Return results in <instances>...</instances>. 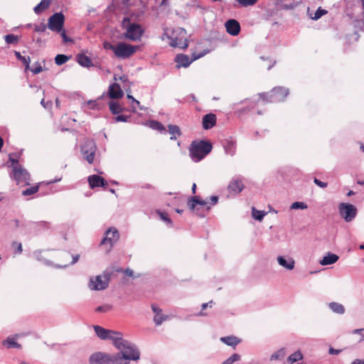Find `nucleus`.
<instances>
[{
	"mask_svg": "<svg viewBox=\"0 0 364 364\" xmlns=\"http://www.w3.org/2000/svg\"><path fill=\"white\" fill-rule=\"evenodd\" d=\"M114 346L119 350L115 353L119 364H129L130 360L137 361L140 358V351L137 346L124 339L122 333Z\"/></svg>",
	"mask_w": 364,
	"mask_h": 364,
	"instance_id": "f257e3e1",
	"label": "nucleus"
},
{
	"mask_svg": "<svg viewBox=\"0 0 364 364\" xmlns=\"http://www.w3.org/2000/svg\"><path fill=\"white\" fill-rule=\"evenodd\" d=\"M186 31L183 28H176L173 29L166 28L164 33L161 36V40L166 38L170 40V46L174 48L186 49L188 46Z\"/></svg>",
	"mask_w": 364,
	"mask_h": 364,
	"instance_id": "f03ea898",
	"label": "nucleus"
},
{
	"mask_svg": "<svg viewBox=\"0 0 364 364\" xmlns=\"http://www.w3.org/2000/svg\"><path fill=\"white\" fill-rule=\"evenodd\" d=\"M212 150V144L203 140L193 141L190 147V156L193 161L198 162Z\"/></svg>",
	"mask_w": 364,
	"mask_h": 364,
	"instance_id": "7ed1b4c3",
	"label": "nucleus"
},
{
	"mask_svg": "<svg viewBox=\"0 0 364 364\" xmlns=\"http://www.w3.org/2000/svg\"><path fill=\"white\" fill-rule=\"evenodd\" d=\"M10 160L12 167L11 177L19 185H29L31 176L28 171L19 164L17 160L12 159H10Z\"/></svg>",
	"mask_w": 364,
	"mask_h": 364,
	"instance_id": "20e7f679",
	"label": "nucleus"
},
{
	"mask_svg": "<svg viewBox=\"0 0 364 364\" xmlns=\"http://www.w3.org/2000/svg\"><path fill=\"white\" fill-rule=\"evenodd\" d=\"M289 90L284 87H274L270 92L259 94V98L267 102H279L289 95Z\"/></svg>",
	"mask_w": 364,
	"mask_h": 364,
	"instance_id": "39448f33",
	"label": "nucleus"
},
{
	"mask_svg": "<svg viewBox=\"0 0 364 364\" xmlns=\"http://www.w3.org/2000/svg\"><path fill=\"white\" fill-rule=\"evenodd\" d=\"M89 362L90 364H119L116 354L110 355L101 352L92 354Z\"/></svg>",
	"mask_w": 364,
	"mask_h": 364,
	"instance_id": "423d86ee",
	"label": "nucleus"
},
{
	"mask_svg": "<svg viewBox=\"0 0 364 364\" xmlns=\"http://www.w3.org/2000/svg\"><path fill=\"white\" fill-rule=\"evenodd\" d=\"M115 48V56L118 58L126 59L132 56L136 51L138 46L129 45L124 42H120L116 45Z\"/></svg>",
	"mask_w": 364,
	"mask_h": 364,
	"instance_id": "0eeeda50",
	"label": "nucleus"
},
{
	"mask_svg": "<svg viewBox=\"0 0 364 364\" xmlns=\"http://www.w3.org/2000/svg\"><path fill=\"white\" fill-rule=\"evenodd\" d=\"M96 149L95 141L89 138L85 141L81 146V153L84 159L90 164L94 161Z\"/></svg>",
	"mask_w": 364,
	"mask_h": 364,
	"instance_id": "6e6552de",
	"label": "nucleus"
},
{
	"mask_svg": "<svg viewBox=\"0 0 364 364\" xmlns=\"http://www.w3.org/2000/svg\"><path fill=\"white\" fill-rule=\"evenodd\" d=\"M209 53L208 50H203V52L200 53H193L192 54V58H190L187 55L184 54H178L176 56L175 61L177 63V68H187L190 65V64L193 62L194 60H196L202 57H203L205 55Z\"/></svg>",
	"mask_w": 364,
	"mask_h": 364,
	"instance_id": "1a4fd4ad",
	"label": "nucleus"
},
{
	"mask_svg": "<svg viewBox=\"0 0 364 364\" xmlns=\"http://www.w3.org/2000/svg\"><path fill=\"white\" fill-rule=\"evenodd\" d=\"M109 275L102 274L90 277L88 287L91 290L100 291L105 289L109 284Z\"/></svg>",
	"mask_w": 364,
	"mask_h": 364,
	"instance_id": "9d476101",
	"label": "nucleus"
},
{
	"mask_svg": "<svg viewBox=\"0 0 364 364\" xmlns=\"http://www.w3.org/2000/svg\"><path fill=\"white\" fill-rule=\"evenodd\" d=\"M94 330L97 336L102 340H111L114 346L116 341L118 340L119 336H122V333L104 328L100 326H94Z\"/></svg>",
	"mask_w": 364,
	"mask_h": 364,
	"instance_id": "9b49d317",
	"label": "nucleus"
},
{
	"mask_svg": "<svg viewBox=\"0 0 364 364\" xmlns=\"http://www.w3.org/2000/svg\"><path fill=\"white\" fill-rule=\"evenodd\" d=\"M65 16L61 12L55 13L48 20V28L54 32L59 33L63 28Z\"/></svg>",
	"mask_w": 364,
	"mask_h": 364,
	"instance_id": "f8f14e48",
	"label": "nucleus"
},
{
	"mask_svg": "<svg viewBox=\"0 0 364 364\" xmlns=\"http://www.w3.org/2000/svg\"><path fill=\"white\" fill-rule=\"evenodd\" d=\"M338 209L341 216L348 223L352 221L357 215V209L352 204L342 203Z\"/></svg>",
	"mask_w": 364,
	"mask_h": 364,
	"instance_id": "ddd939ff",
	"label": "nucleus"
},
{
	"mask_svg": "<svg viewBox=\"0 0 364 364\" xmlns=\"http://www.w3.org/2000/svg\"><path fill=\"white\" fill-rule=\"evenodd\" d=\"M143 33L144 30L140 25L134 23H131L127 28L124 38L132 41H136L140 40Z\"/></svg>",
	"mask_w": 364,
	"mask_h": 364,
	"instance_id": "4468645a",
	"label": "nucleus"
},
{
	"mask_svg": "<svg viewBox=\"0 0 364 364\" xmlns=\"http://www.w3.org/2000/svg\"><path fill=\"white\" fill-rule=\"evenodd\" d=\"M119 234L117 230L114 228H111L107 230L105 237L101 241V245L109 243V249H111L113 245L119 240Z\"/></svg>",
	"mask_w": 364,
	"mask_h": 364,
	"instance_id": "2eb2a0df",
	"label": "nucleus"
},
{
	"mask_svg": "<svg viewBox=\"0 0 364 364\" xmlns=\"http://www.w3.org/2000/svg\"><path fill=\"white\" fill-rule=\"evenodd\" d=\"M225 26L226 31L233 36H237L240 31V25L235 19L228 20Z\"/></svg>",
	"mask_w": 364,
	"mask_h": 364,
	"instance_id": "dca6fc26",
	"label": "nucleus"
},
{
	"mask_svg": "<svg viewBox=\"0 0 364 364\" xmlns=\"http://www.w3.org/2000/svg\"><path fill=\"white\" fill-rule=\"evenodd\" d=\"M278 264L287 270H292L295 266V261L290 257L278 256L277 257Z\"/></svg>",
	"mask_w": 364,
	"mask_h": 364,
	"instance_id": "f3484780",
	"label": "nucleus"
},
{
	"mask_svg": "<svg viewBox=\"0 0 364 364\" xmlns=\"http://www.w3.org/2000/svg\"><path fill=\"white\" fill-rule=\"evenodd\" d=\"M151 309L155 314L154 316V321L156 326L161 325L164 321L168 319V316L163 314L161 309L155 304L151 305Z\"/></svg>",
	"mask_w": 364,
	"mask_h": 364,
	"instance_id": "a211bd4d",
	"label": "nucleus"
},
{
	"mask_svg": "<svg viewBox=\"0 0 364 364\" xmlns=\"http://www.w3.org/2000/svg\"><path fill=\"white\" fill-rule=\"evenodd\" d=\"M197 205H199L206 210H209L210 209V206L208 205V201L201 200L198 198L197 196L192 197L188 200V206L191 210H195L196 209Z\"/></svg>",
	"mask_w": 364,
	"mask_h": 364,
	"instance_id": "6ab92c4d",
	"label": "nucleus"
},
{
	"mask_svg": "<svg viewBox=\"0 0 364 364\" xmlns=\"http://www.w3.org/2000/svg\"><path fill=\"white\" fill-rule=\"evenodd\" d=\"M87 181L92 188L97 187H104L107 185V181L98 175H91L88 177Z\"/></svg>",
	"mask_w": 364,
	"mask_h": 364,
	"instance_id": "aec40b11",
	"label": "nucleus"
},
{
	"mask_svg": "<svg viewBox=\"0 0 364 364\" xmlns=\"http://www.w3.org/2000/svg\"><path fill=\"white\" fill-rule=\"evenodd\" d=\"M109 96L112 99H119L121 98L124 92L121 89L120 86L117 83L111 84L109 86Z\"/></svg>",
	"mask_w": 364,
	"mask_h": 364,
	"instance_id": "412c9836",
	"label": "nucleus"
},
{
	"mask_svg": "<svg viewBox=\"0 0 364 364\" xmlns=\"http://www.w3.org/2000/svg\"><path fill=\"white\" fill-rule=\"evenodd\" d=\"M244 188V185L240 179H233L228 186V191L233 194L240 193Z\"/></svg>",
	"mask_w": 364,
	"mask_h": 364,
	"instance_id": "4be33fe9",
	"label": "nucleus"
},
{
	"mask_svg": "<svg viewBox=\"0 0 364 364\" xmlns=\"http://www.w3.org/2000/svg\"><path fill=\"white\" fill-rule=\"evenodd\" d=\"M220 341L228 346L235 348L239 343H241V339L235 336H228L221 337Z\"/></svg>",
	"mask_w": 364,
	"mask_h": 364,
	"instance_id": "5701e85b",
	"label": "nucleus"
},
{
	"mask_svg": "<svg viewBox=\"0 0 364 364\" xmlns=\"http://www.w3.org/2000/svg\"><path fill=\"white\" fill-rule=\"evenodd\" d=\"M216 122V117L214 114H205L203 118V126L204 129L212 128Z\"/></svg>",
	"mask_w": 364,
	"mask_h": 364,
	"instance_id": "b1692460",
	"label": "nucleus"
},
{
	"mask_svg": "<svg viewBox=\"0 0 364 364\" xmlns=\"http://www.w3.org/2000/svg\"><path fill=\"white\" fill-rule=\"evenodd\" d=\"M339 257L337 255L328 252L326 255L323 259L320 261L321 265H329L336 263L338 260Z\"/></svg>",
	"mask_w": 364,
	"mask_h": 364,
	"instance_id": "393cba45",
	"label": "nucleus"
},
{
	"mask_svg": "<svg viewBox=\"0 0 364 364\" xmlns=\"http://www.w3.org/2000/svg\"><path fill=\"white\" fill-rule=\"evenodd\" d=\"M76 59L77 63L82 67L90 68L92 65L91 59L84 54L77 55Z\"/></svg>",
	"mask_w": 364,
	"mask_h": 364,
	"instance_id": "a878e982",
	"label": "nucleus"
},
{
	"mask_svg": "<svg viewBox=\"0 0 364 364\" xmlns=\"http://www.w3.org/2000/svg\"><path fill=\"white\" fill-rule=\"evenodd\" d=\"M147 124L152 129L158 130L161 134H165L166 133L165 127L158 121L150 120L148 122Z\"/></svg>",
	"mask_w": 364,
	"mask_h": 364,
	"instance_id": "bb28decb",
	"label": "nucleus"
},
{
	"mask_svg": "<svg viewBox=\"0 0 364 364\" xmlns=\"http://www.w3.org/2000/svg\"><path fill=\"white\" fill-rule=\"evenodd\" d=\"M223 145L225 153L230 156H232L235 151V142L232 140L225 139L223 142Z\"/></svg>",
	"mask_w": 364,
	"mask_h": 364,
	"instance_id": "cd10ccee",
	"label": "nucleus"
},
{
	"mask_svg": "<svg viewBox=\"0 0 364 364\" xmlns=\"http://www.w3.org/2000/svg\"><path fill=\"white\" fill-rule=\"evenodd\" d=\"M328 306L333 313L338 314H343L345 313V307L338 302H331Z\"/></svg>",
	"mask_w": 364,
	"mask_h": 364,
	"instance_id": "c85d7f7f",
	"label": "nucleus"
},
{
	"mask_svg": "<svg viewBox=\"0 0 364 364\" xmlns=\"http://www.w3.org/2000/svg\"><path fill=\"white\" fill-rule=\"evenodd\" d=\"M286 354L287 353H286L285 348H280V349L277 350L274 353H273L271 355L269 359H270L271 361H273V360H282L285 358Z\"/></svg>",
	"mask_w": 364,
	"mask_h": 364,
	"instance_id": "c756f323",
	"label": "nucleus"
},
{
	"mask_svg": "<svg viewBox=\"0 0 364 364\" xmlns=\"http://www.w3.org/2000/svg\"><path fill=\"white\" fill-rule=\"evenodd\" d=\"M307 13L311 19L316 21L319 19L322 16L326 14L327 11L321 9V7H318L313 16L312 14L310 13L309 8H308Z\"/></svg>",
	"mask_w": 364,
	"mask_h": 364,
	"instance_id": "7c9ffc66",
	"label": "nucleus"
},
{
	"mask_svg": "<svg viewBox=\"0 0 364 364\" xmlns=\"http://www.w3.org/2000/svg\"><path fill=\"white\" fill-rule=\"evenodd\" d=\"M3 345L6 346L7 348H20L21 345L16 342L14 338L9 337L6 340L3 341Z\"/></svg>",
	"mask_w": 364,
	"mask_h": 364,
	"instance_id": "2f4dec72",
	"label": "nucleus"
},
{
	"mask_svg": "<svg viewBox=\"0 0 364 364\" xmlns=\"http://www.w3.org/2000/svg\"><path fill=\"white\" fill-rule=\"evenodd\" d=\"M109 107L111 112L114 114H119L124 110V108L116 102H109Z\"/></svg>",
	"mask_w": 364,
	"mask_h": 364,
	"instance_id": "473e14b6",
	"label": "nucleus"
},
{
	"mask_svg": "<svg viewBox=\"0 0 364 364\" xmlns=\"http://www.w3.org/2000/svg\"><path fill=\"white\" fill-rule=\"evenodd\" d=\"M49 6V1L48 0H42L38 5H36L33 11L36 14H40L46 9Z\"/></svg>",
	"mask_w": 364,
	"mask_h": 364,
	"instance_id": "72a5a7b5",
	"label": "nucleus"
},
{
	"mask_svg": "<svg viewBox=\"0 0 364 364\" xmlns=\"http://www.w3.org/2000/svg\"><path fill=\"white\" fill-rule=\"evenodd\" d=\"M303 359V355L300 350H297L287 358L289 363H294Z\"/></svg>",
	"mask_w": 364,
	"mask_h": 364,
	"instance_id": "f704fd0d",
	"label": "nucleus"
},
{
	"mask_svg": "<svg viewBox=\"0 0 364 364\" xmlns=\"http://www.w3.org/2000/svg\"><path fill=\"white\" fill-rule=\"evenodd\" d=\"M15 55L18 60H21L25 65L26 69H29V64L31 62L29 56H23L18 51H15Z\"/></svg>",
	"mask_w": 364,
	"mask_h": 364,
	"instance_id": "c9c22d12",
	"label": "nucleus"
},
{
	"mask_svg": "<svg viewBox=\"0 0 364 364\" xmlns=\"http://www.w3.org/2000/svg\"><path fill=\"white\" fill-rule=\"evenodd\" d=\"M241 360V355L238 353H233L221 364H234L235 363Z\"/></svg>",
	"mask_w": 364,
	"mask_h": 364,
	"instance_id": "e433bc0d",
	"label": "nucleus"
},
{
	"mask_svg": "<svg viewBox=\"0 0 364 364\" xmlns=\"http://www.w3.org/2000/svg\"><path fill=\"white\" fill-rule=\"evenodd\" d=\"M70 57L63 55V54H58L55 58V62L58 65H61L64 63H65L68 60Z\"/></svg>",
	"mask_w": 364,
	"mask_h": 364,
	"instance_id": "4c0bfd02",
	"label": "nucleus"
},
{
	"mask_svg": "<svg viewBox=\"0 0 364 364\" xmlns=\"http://www.w3.org/2000/svg\"><path fill=\"white\" fill-rule=\"evenodd\" d=\"M4 39L7 44H17L18 42V37L14 34L6 35Z\"/></svg>",
	"mask_w": 364,
	"mask_h": 364,
	"instance_id": "58836bf2",
	"label": "nucleus"
},
{
	"mask_svg": "<svg viewBox=\"0 0 364 364\" xmlns=\"http://www.w3.org/2000/svg\"><path fill=\"white\" fill-rule=\"evenodd\" d=\"M168 128V133L171 135L180 136L181 134V129H180L179 127L177 125L169 124Z\"/></svg>",
	"mask_w": 364,
	"mask_h": 364,
	"instance_id": "ea45409f",
	"label": "nucleus"
},
{
	"mask_svg": "<svg viewBox=\"0 0 364 364\" xmlns=\"http://www.w3.org/2000/svg\"><path fill=\"white\" fill-rule=\"evenodd\" d=\"M112 309V305L106 304L100 306L95 309V311L98 313H107Z\"/></svg>",
	"mask_w": 364,
	"mask_h": 364,
	"instance_id": "a19ab883",
	"label": "nucleus"
},
{
	"mask_svg": "<svg viewBox=\"0 0 364 364\" xmlns=\"http://www.w3.org/2000/svg\"><path fill=\"white\" fill-rule=\"evenodd\" d=\"M265 215V213L261 210H257L255 208H252V217L259 221H261L264 216Z\"/></svg>",
	"mask_w": 364,
	"mask_h": 364,
	"instance_id": "79ce46f5",
	"label": "nucleus"
},
{
	"mask_svg": "<svg viewBox=\"0 0 364 364\" xmlns=\"http://www.w3.org/2000/svg\"><path fill=\"white\" fill-rule=\"evenodd\" d=\"M241 6L247 7L255 5L258 0H235Z\"/></svg>",
	"mask_w": 364,
	"mask_h": 364,
	"instance_id": "37998d69",
	"label": "nucleus"
},
{
	"mask_svg": "<svg viewBox=\"0 0 364 364\" xmlns=\"http://www.w3.org/2000/svg\"><path fill=\"white\" fill-rule=\"evenodd\" d=\"M307 208H308L307 205L304 202H294L290 206L291 209L304 210V209H306Z\"/></svg>",
	"mask_w": 364,
	"mask_h": 364,
	"instance_id": "c03bdc74",
	"label": "nucleus"
},
{
	"mask_svg": "<svg viewBox=\"0 0 364 364\" xmlns=\"http://www.w3.org/2000/svg\"><path fill=\"white\" fill-rule=\"evenodd\" d=\"M38 186H33L24 190L22 193L23 196H31L36 193L38 191Z\"/></svg>",
	"mask_w": 364,
	"mask_h": 364,
	"instance_id": "a18cd8bd",
	"label": "nucleus"
},
{
	"mask_svg": "<svg viewBox=\"0 0 364 364\" xmlns=\"http://www.w3.org/2000/svg\"><path fill=\"white\" fill-rule=\"evenodd\" d=\"M158 213L160 216V218L162 220H164V222H166L167 224L170 225L171 226L172 225V221L168 218V215H167V213H164V212H158Z\"/></svg>",
	"mask_w": 364,
	"mask_h": 364,
	"instance_id": "49530a36",
	"label": "nucleus"
},
{
	"mask_svg": "<svg viewBox=\"0 0 364 364\" xmlns=\"http://www.w3.org/2000/svg\"><path fill=\"white\" fill-rule=\"evenodd\" d=\"M30 70L33 74L40 73L43 70L42 67L38 62H36Z\"/></svg>",
	"mask_w": 364,
	"mask_h": 364,
	"instance_id": "de8ad7c7",
	"label": "nucleus"
},
{
	"mask_svg": "<svg viewBox=\"0 0 364 364\" xmlns=\"http://www.w3.org/2000/svg\"><path fill=\"white\" fill-rule=\"evenodd\" d=\"M59 33H60V36H61V37L63 38V41L64 43H73V39L69 38L66 35L65 31L63 28Z\"/></svg>",
	"mask_w": 364,
	"mask_h": 364,
	"instance_id": "09e8293b",
	"label": "nucleus"
},
{
	"mask_svg": "<svg viewBox=\"0 0 364 364\" xmlns=\"http://www.w3.org/2000/svg\"><path fill=\"white\" fill-rule=\"evenodd\" d=\"M47 27L48 26H46L44 23H41L38 25L33 26L34 31L36 32H44L46 30Z\"/></svg>",
	"mask_w": 364,
	"mask_h": 364,
	"instance_id": "8fccbe9b",
	"label": "nucleus"
},
{
	"mask_svg": "<svg viewBox=\"0 0 364 364\" xmlns=\"http://www.w3.org/2000/svg\"><path fill=\"white\" fill-rule=\"evenodd\" d=\"M130 118V117L129 116H127V115H123V114H120V115H117V117H115L114 118V121L117 122H126L129 120V119Z\"/></svg>",
	"mask_w": 364,
	"mask_h": 364,
	"instance_id": "3c124183",
	"label": "nucleus"
},
{
	"mask_svg": "<svg viewBox=\"0 0 364 364\" xmlns=\"http://www.w3.org/2000/svg\"><path fill=\"white\" fill-rule=\"evenodd\" d=\"M12 247L16 249V252L21 254L23 251L22 245L21 242H14L12 243Z\"/></svg>",
	"mask_w": 364,
	"mask_h": 364,
	"instance_id": "603ef678",
	"label": "nucleus"
},
{
	"mask_svg": "<svg viewBox=\"0 0 364 364\" xmlns=\"http://www.w3.org/2000/svg\"><path fill=\"white\" fill-rule=\"evenodd\" d=\"M314 182L315 183V184H316L320 188H325L327 187V183L323 182L316 178H314Z\"/></svg>",
	"mask_w": 364,
	"mask_h": 364,
	"instance_id": "864d4df0",
	"label": "nucleus"
},
{
	"mask_svg": "<svg viewBox=\"0 0 364 364\" xmlns=\"http://www.w3.org/2000/svg\"><path fill=\"white\" fill-rule=\"evenodd\" d=\"M104 48L107 50H110L114 53V50H116V46L112 45V43L109 42H105L104 43Z\"/></svg>",
	"mask_w": 364,
	"mask_h": 364,
	"instance_id": "5fc2aeb1",
	"label": "nucleus"
},
{
	"mask_svg": "<svg viewBox=\"0 0 364 364\" xmlns=\"http://www.w3.org/2000/svg\"><path fill=\"white\" fill-rule=\"evenodd\" d=\"M41 104L46 109H50L52 106V102L50 101L46 102L44 99L41 100Z\"/></svg>",
	"mask_w": 364,
	"mask_h": 364,
	"instance_id": "6e6d98bb",
	"label": "nucleus"
},
{
	"mask_svg": "<svg viewBox=\"0 0 364 364\" xmlns=\"http://www.w3.org/2000/svg\"><path fill=\"white\" fill-rule=\"evenodd\" d=\"M218 201V197L215 196H213L210 198V202H208V204L210 203L212 205H214L216 204Z\"/></svg>",
	"mask_w": 364,
	"mask_h": 364,
	"instance_id": "4d7b16f0",
	"label": "nucleus"
},
{
	"mask_svg": "<svg viewBox=\"0 0 364 364\" xmlns=\"http://www.w3.org/2000/svg\"><path fill=\"white\" fill-rule=\"evenodd\" d=\"M341 352V350H338V349H334L333 348H329V350H328V353L331 355H338Z\"/></svg>",
	"mask_w": 364,
	"mask_h": 364,
	"instance_id": "13d9d810",
	"label": "nucleus"
},
{
	"mask_svg": "<svg viewBox=\"0 0 364 364\" xmlns=\"http://www.w3.org/2000/svg\"><path fill=\"white\" fill-rule=\"evenodd\" d=\"M139 105L140 103L138 100H136V99H133L132 107L134 111H135L136 106H139Z\"/></svg>",
	"mask_w": 364,
	"mask_h": 364,
	"instance_id": "bf43d9fd",
	"label": "nucleus"
},
{
	"mask_svg": "<svg viewBox=\"0 0 364 364\" xmlns=\"http://www.w3.org/2000/svg\"><path fill=\"white\" fill-rule=\"evenodd\" d=\"M79 257H80L79 255H73V261L71 262V264H75L78 261Z\"/></svg>",
	"mask_w": 364,
	"mask_h": 364,
	"instance_id": "052dcab7",
	"label": "nucleus"
},
{
	"mask_svg": "<svg viewBox=\"0 0 364 364\" xmlns=\"http://www.w3.org/2000/svg\"><path fill=\"white\" fill-rule=\"evenodd\" d=\"M213 301H210L208 303H204L202 304V309H205L208 306L212 307Z\"/></svg>",
	"mask_w": 364,
	"mask_h": 364,
	"instance_id": "680f3d73",
	"label": "nucleus"
},
{
	"mask_svg": "<svg viewBox=\"0 0 364 364\" xmlns=\"http://www.w3.org/2000/svg\"><path fill=\"white\" fill-rule=\"evenodd\" d=\"M124 274L129 277H132L133 276V271L130 269H127L125 271H124Z\"/></svg>",
	"mask_w": 364,
	"mask_h": 364,
	"instance_id": "e2e57ef3",
	"label": "nucleus"
},
{
	"mask_svg": "<svg viewBox=\"0 0 364 364\" xmlns=\"http://www.w3.org/2000/svg\"><path fill=\"white\" fill-rule=\"evenodd\" d=\"M294 7H295V5L293 4H289V5L285 4V5L283 6V8L284 9H293Z\"/></svg>",
	"mask_w": 364,
	"mask_h": 364,
	"instance_id": "0e129e2a",
	"label": "nucleus"
},
{
	"mask_svg": "<svg viewBox=\"0 0 364 364\" xmlns=\"http://www.w3.org/2000/svg\"><path fill=\"white\" fill-rule=\"evenodd\" d=\"M351 364H364V361L362 360L356 359Z\"/></svg>",
	"mask_w": 364,
	"mask_h": 364,
	"instance_id": "69168bd1",
	"label": "nucleus"
},
{
	"mask_svg": "<svg viewBox=\"0 0 364 364\" xmlns=\"http://www.w3.org/2000/svg\"><path fill=\"white\" fill-rule=\"evenodd\" d=\"M61 180V178H56L48 182V183H56V182H58Z\"/></svg>",
	"mask_w": 364,
	"mask_h": 364,
	"instance_id": "338daca9",
	"label": "nucleus"
},
{
	"mask_svg": "<svg viewBox=\"0 0 364 364\" xmlns=\"http://www.w3.org/2000/svg\"><path fill=\"white\" fill-rule=\"evenodd\" d=\"M362 1V5H363V28L362 29L364 31V0H361Z\"/></svg>",
	"mask_w": 364,
	"mask_h": 364,
	"instance_id": "774afa93",
	"label": "nucleus"
}]
</instances>
